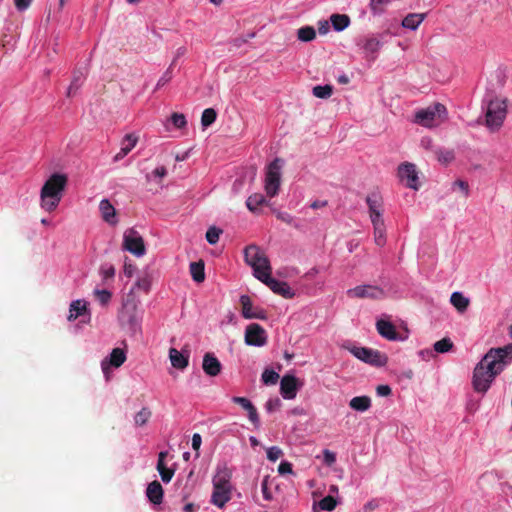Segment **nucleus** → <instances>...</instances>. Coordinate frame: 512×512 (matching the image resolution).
<instances>
[{"mask_svg": "<svg viewBox=\"0 0 512 512\" xmlns=\"http://www.w3.org/2000/svg\"><path fill=\"white\" fill-rule=\"evenodd\" d=\"M87 310V303L82 300L72 301L70 304L69 315L67 317L68 321H74L79 316L83 315Z\"/></svg>", "mask_w": 512, "mask_h": 512, "instance_id": "obj_27", "label": "nucleus"}, {"mask_svg": "<svg viewBox=\"0 0 512 512\" xmlns=\"http://www.w3.org/2000/svg\"><path fill=\"white\" fill-rule=\"evenodd\" d=\"M283 455L282 450L277 446H272L267 449V458L270 461H276Z\"/></svg>", "mask_w": 512, "mask_h": 512, "instance_id": "obj_50", "label": "nucleus"}, {"mask_svg": "<svg viewBox=\"0 0 512 512\" xmlns=\"http://www.w3.org/2000/svg\"><path fill=\"white\" fill-rule=\"evenodd\" d=\"M68 178L65 174L54 173L44 183L40 198L41 207L48 212H51L59 205Z\"/></svg>", "mask_w": 512, "mask_h": 512, "instance_id": "obj_1", "label": "nucleus"}, {"mask_svg": "<svg viewBox=\"0 0 512 512\" xmlns=\"http://www.w3.org/2000/svg\"><path fill=\"white\" fill-rule=\"evenodd\" d=\"M151 415V411L144 407L135 415L134 422L137 426H143L149 421Z\"/></svg>", "mask_w": 512, "mask_h": 512, "instance_id": "obj_41", "label": "nucleus"}, {"mask_svg": "<svg viewBox=\"0 0 512 512\" xmlns=\"http://www.w3.org/2000/svg\"><path fill=\"white\" fill-rule=\"evenodd\" d=\"M248 418L251 423L257 428L260 425V419L256 407L252 404L247 410Z\"/></svg>", "mask_w": 512, "mask_h": 512, "instance_id": "obj_48", "label": "nucleus"}, {"mask_svg": "<svg viewBox=\"0 0 512 512\" xmlns=\"http://www.w3.org/2000/svg\"><path fill=\"white\" fill-rule=\"evenodd\" d=\"M434 155L440 163L445 165L449 164L454 160V152L452 150L438 148L434 150Z\"/></svg>", "mask_w": 512, "mask_h": 512, "instance_id": "obj_35", "label": "nucleus"}, {"mask_svg": "<svg viewBox=\"0 0 512 512\" xmlns=\"http://www.w3.org/2000/svg\"><path fill=\"white\" fill-rule=\"evenodd\" d=\"M509 358L512 359V344H508L504 347L499 348H491L486 354H485V361L487 360H495L496 365H500L502 370L504 369V366L506 364L505 359Z\"/></svg>", "mask_w": 512, "mask_h": 512, "instance_id": "obj_15", "label": "nucleus"}, {"mask_svg": "<svg viewBox=\"0 0 512 512\" xmlns=\"http://www.w3.org/2000/svg\"><path fill=\"white\" fill-rule=\"evenodd\" d=\"M99 209L101 211L103 219L108 223H115L113 220L115 217V208L107 199H103L100 202Z\"/></svg>", "mask_w": 512, "mask_h": 512, "instance_id": "obj_31", "label": "nucleus"}, {"mask_svg": "<svg viewBox=\"0 0 512 512\" xmlns=\"http://www.w3.org/2000/svg\"><path fill=\"white\" fill-rule=\"evenodd\" d=\"M298 39L303 42H309L316 38V31L312 26H304L298 29Z\"/></svg>", "mask_w": 512, "mask_h": 512, "instance_id": "obj_34", "label": "nucleus"}, {"mask_svg": "<svg viewBox=\"0 0 512 512\" xmlns=\"http://www.w3.org/2000/svg\"><path fill=\"white\" fill-rule=\"evenodd\" d=\"M502 372L500 365H496L495 360L485 361V355L474 368L472 376V386L475 392L485 394L494 379Z\"/></svg>", "mask_w": 512, "mask_h": 512, "instance_id": "obj_2", "label": "nucleus"}, {"mask_svg": "<svg viewBox=\"0 0 512 512\" xmlns=\"http://www.w3.org/2000/svg\"><path fill=\"white\" fill-rule=\"evenodd\" d=\"M126 361V353L121 348H114L109 358H105L101 362V369L106 377V379H109V370L110 367L119 368L122 366V364Z\"/></svg>", "mask_w": 512, "mask_h": 512, "instance_id": "obj_12", "label": "nucleus"}, {"mask_svg": "<svg viewBox=\"0 0 512 512\" xmlns=\"http://www.w3.org/2000/svg\"><path fill=\"white\" fill-rule=\"evenodd\" d=\"M261 282L267 285L275 294L286 299H291L295 295L294 291L286 282L276 280L272 278L271 275H268L267 278H264Z\"/></svg>", "mask_w": 512, "mask_h": 512, "instance_id": "obj_16", "label": "nucleus"}, {"mask_svg": "<svg viewBox=\"0 0 512 512\" xmlns=\"http://www.w3.org/2000/svg\"><path fill=\"white\" fill-rule=\"evenodd\" d=\"M507 105L505 100L493 99L488 103L486 111V126L491 130H498L506 118Z\"/></svg>", "mask_w": 512, "mask_h": 512, "instance_id": "obj_5", "label": "nucleus"}, {"mask_svg": "<svg viewBox=\"0 0 512 512\" xmlns=\"http://www.w3.org/2000/svg\"><path fill=\"white\" fill-rule=\"evenodd\" d=\"M135 286L140 289V290H143L144 292H149L150 290V287H151V281L148 277H143V278H140L136 281L135 283Z\"/></svg>", "mask_w": 512, "mask_h": 512, "instance_id": "obj_54", "label": "nucleus"}, {"mask_svg": "<svg viewBox=\"0 0 512 512\" xmlns=\"http://www.w3.org/2000/svg\"><path fill=\"white\" fill-rule=\"evenodd\" d=\"M245 343L250 346H264L267 343L265 329L257 323L249 324L245 331Z\"/></svg>", "mask_w": 512, "mask_h": 512, "instance_id": "obj_10", "label": "nucleus"}, {"mask_svg": "<svg viewBox=\"0 0 512 512\" xmlns=\"http://www.w3.org/2000/svg\"><path fill=\"white\" fill-rule=\"evenodd\" d=\"M450 303L459 313H464L469 307L470 300L461 292H453L450 297Z\"/></svg>", "mask_w": 512, "mask_h": 512, "instance_id": "obj_25", "label": "nucleus"}, {"mask_svg": "<svg viewBox=\"0 0 512 512\" xmlns=\"http://www.w3.org/2000/svg\"><path fill=\"white\" fill-rule=\"evenodd\" d=\"M190 274L192 279L201 283L205 280V266L202 260L190 263Z\"/></svg>", "mask_w": 512, "mask_h": 512, "instance_id": "obj_30", "label": "nucleus"}, {"mask_svg": "<svg viewBox=\"0 0 512 512\" xmlns=\"http://www.w3.org/2000/svg\"><path fill=\"white\" fill-rule=\"evenodd\" d=\"M347 349L357 359L375 367H383L388 362L386 354L372 348L352 346Z\"/></svg>", "mask_w": 512, "mask_h": 512, "instance_id": "obj_6", "label": "nucleus"}, {"mask_svg": "<svg viewBox=\"0 0 512 512\" xmlns=\"http://www.w3.org/2000/svg\"><path fill=\"white\" fill-rule=\"evenodd\" d=\"M318 506L320 510L330 512L336 508L337 500L333 496L328 495L318 502Z\"/></svg>", "mask_w": 512, "mask_h": 512, "instance_id": "obj_39", "label": "nucleus"}, {"mask_svg": "<svg viewBox=\"0 0 512 512\" xmlns=\"http://www.w3.org/2000/svg\"><path fill=\"white\" fill-rule=\"evenodd\" d=\"M84 78H85V75L82 71H80V70L74 71L71 84L69 85L67 92H66L67 97L70 98V97H73L76 95L78 89L83 84Z\"/></svg>", "mask_w": 512, "mask_h": 512, "instance_id": "obj_29", "label": "nucleus"}, {"mask_svg": "<svg viewBox=\"0 0 512 512\" xmlns=\"http://www.w3.org/2000/svg\"><path fill=\"white\" fill-rule=\"evenodd\" d=\"M242 307V315L245 319H265L266 314L262 309L253 308L252 301L249 296L242 295L240 297Z\"/></svg>", "mask_w": 512, "mask_h": 512, "instance_id": "obj_17", "label": "nucleus"}, {"mask_svg": "<svg viewBox=\"0 0 512 512\" xmlns=\"http://www.w3.org/2000/svg\"><path fill=\"white\" fill-rule=\"evenodd\" d=\"M392 0H370V10L374 15L381 14L385 7L391 2Z\"/></svg>", "mask_w": 512, "mask_h": 512, "instance_id": "obj_44", "label": "nucleus"}, {"mask_svg": "<svg viewBox=\"0 0 512 512\" xmlns=\"http://www.w3.org/2000/svg\"><path fill=\"white\" fill-rule=\"evenodd\" d=\"M278 472L280 474L292 473V464L287 461L281 462L278 467Z\"/></svg>", "mask_w": 512, "mask_h": 512, "instance_id": "obj_63", "label": "nucleus"}, {"mask_svg": "<svg viewBox=\"0 0 512 512\" xmlns=\"http://www.w3.org/2000/svg\"><path fill=\"white\" fill-rule=\"evenodd\" d=\"M376 329L377 332L387 340L396 341L400 339L396 327L390 321L379 319L376 322Z\"/></svg>", "mask_w": 512, "mask_h": 512, "instance_id": "obj_19", "label": "nucleus"}, {"mask_svg": "<svg viewBox=\"0 0 512 512\" xmlns=\"http://www.w3.org/2000/svg\"><path fill=\"white\" fill-rule=\"evenodd\" d=\"M324 463L327 466H332L336 462V454L328 449L323 451Z\"/></svg>", "mask_w": 512, "mask_h": 512, "instance_id": "obj_57", "label": "nucleus"}, {"mask_svg": "<svg viewBox=\"0 0 512 512\" xmlns=\"http://www.w3.org/2000/svg\"><path fill=\"white\" fill-rule=\"evenodd\" d=\"M123 247L138 257L144 255L146 251L142 237L133 229L124 234Z\"/></svg>", "mask_w": 512, "mask_h": 512, "instance_id": "obj_11", "label": "nucleus"}, {"mask_svg": "<svg viewBox=\"0 0 512 512\" xmlns=\"http://www.w3.org/2000/svg\"><path fill=\"white\" fill-rule=\"evenodd\" d=\"M280 159H274L267 167L265 177V191L270 197L278 194L281 183V163Z\"/></svg>", "mask_w": 512, "mask_h": 512, "instance_id": "obj_7", "label": "nucleus"}, {"mask_svg": "<svg viewBox=\"0 0 512 512\" xmlns=\"http://www.w3.org/2000/svg\"><path fill=\"white\" fill-rule=\"evenodd\" d=\"M454 187H458L464 194L465 197L469 195V184L468 182L458 179L453 183Z\"/></svg>", "mask_w": 512, "mask_h": 512, "instance_id": "obj_60", "label": "nucleus"}, {"mask_svg": "<svg viewBox=\"0 0 512 512\" xmlns=\"http://www.w3.org/2000/svg\"><path fill=\"white\" fill-rule=\"evenodd\" d=\"M163 493L162 485L157 480L148 484L146 495L151 503L161 504L163 500Z\"/></svg>", "mask_w": 512, "mask_h": 512, "instance_id": "obj_22", "label": "nucleus"}, {"mask_svg": "<svg viewBox=\"0 0 512 512\" xmlns=\"http://www.w3.org/2000/svg\"><path fill=\"white\" fill-rule=\"evenodd\" d=\"M222 230L216 227H210L206 232V240L209 244H216L219 241V237Z\"/></svg>", "mask_w": 512, "mask_h": 512, "instance_id": "obj_46", "label": "nucleus"}, {"mask_svg": "<svg viewBox=\"0 0 512 512\" xmlns=\"http://www.w3.org/2000/svg\"><path fill=\"white\" fill-rule=\"evenodd\" d=\"M370 216V220L373 226L385 224L383 219V212L373 213Z\"/></svg>", "mask_w": 512, "mask_h": 512, "instance_id": "obj_62", "label": "nucleus"}, {"mask_svg": "<svg viewBox=\"0 0 512 512\" xmlns=\"http://www.w3.org/2000/svg\"><path fill=\"white\" fill-rule=\"evenodd\" d=\"M349 298L359 299H382L385 296L384 290L376 285H359L347 290Z\"/></svg>", "mask_w": 512, "mask_h": 512, "instance_id": "obj_9", "label": "nucleus"}, {"mask_svg": "<svg viewBox=\"0 0 512 512\" xmlns=\"http://www.w3.org/2000/svg\"><path fill=\"white\" fill-rule=\"evenodd\" d=\"M231 498V489L219 486H213L211 502L217 507L222 508Z\"/></svg>", "mask_w": 512, "mask_h": 512, "instance_id": "obj_21", "label": "nucleus"}, {"mask_svg": "<svg viewBox=\"0 0 512 512\" xmlns=\"http://www.w3.org/2000/svg\"><path fill=\"white\" fill-rule=\"evenodd\" d=\"M333 93V87L331 85L315 86L313 88V95L317 98L327 99Z\"/></svg>", "mask_w": 512, "mask_h": 512, "instance_id": "obj_40", "label": "nucleus"}, {"mask_svg": "<svg viewBox=\"0 0 512 512\" xmlns=\"http://www.w3.org/2000/svg\"><path fill=\"white\" fill-rule=\"evenodd\" d=\"M246 263L252 267L254 276L262 281L271 275V265L268 257L257 245H249L244 250Z\"/></svg>", "mask_w": 512, "mask_h": 512, "instance_id": "obj_3", "label": "nucleus"}, {"mask_svg": "<svg viewBox=\"0 0 512 512\" xmlns=\"http://www.w3.org/2000/svg\"><path fill=\"white\" fill-rule=\"evenodd\" d=\"M366 203L369 210V215L373 213L383 212V200L377 193H372L366 197Z\"/></svg>", "mask_w": 512, "mask_h": 512, "instance_id": "obj_28", "label": "nucleus"}, {"mask_svg": "<svg viewBox=\"0 0 512 512\" xmlns=\"http://www.w3.org/2000/svg\"><path fill=\"white\" fill-rule=\"evenodd\" d=\"M374 229V241L377 246H384L386 243V228L385 224H378L373 226Z\"/></svg>", "mask_w": 512, "mask_h": 512, "instance_id": "obj_36", "label": "nucleus"}, {"mask_svg": "<svg viewBox=\"0 0 512 512\" xmlns=\"http://www.w3.org/2000/svg\"><path fill=\"white\" fill-rule=\"evenodd\" d=\"M157 470H158L163 482L168 483L171 481V479L174 475L173 469H169L166 467V465H162V468H157Z\"/></svg>", "mask_w": 512, "mask_h": 512, "instance_id": "obj_49", "label": "nucleus"}, {"mask_svg": "<svg viewBox=\"0 0 512 512\" xmlns=\"http://www.w3.org/2000/svg\"><path fill=\"white\" fill-rule=\"evenodd\" d=\"M231 478L232 471L226 465H220L217 467V472L213 477V486L232 489Z\"/></svg>", "mask_w": 512, "mask_h": 512, "instance_id": "obj_20", "label": "nucleus"}, {"mask_svg": "<svg viewBox=\"0 0 512 512\" xmlns=\"http://www.w3.org/2000/svg\"><path fill=\"white\" fill-rule=\"evenodd\" d=\"M94 295H95L96 299L100 302L101 305H107L110 302L111 297H112V293L109 292L108 290L96 289L94 291Z\"/></svg>", "mask_w": 512, "mask_h": 512, "instance_id": "obj_47", "label": "nucleus"}, {"mask_svg": "<svg viewBox=\"0 0 512 512\" xmlns=\"http://www.w3.org/2000/svg\"><path fill=\"white\" fill-rule=\"evenodd\" d=\"M349 406L355 411L365 412L371 407V398L369 396L353 397L349 402Z\"/></svg>", "mask_w": 512, "mask_h": 512, "instance_id": "obj_26", "label": "nucleus"}, {"mask_svg": "<svg viewBox=\"0 0 512 512\" xmlns=\"http://www.w3.org/2000/svg\"><path fill=\"white\" fill-rule=\"evenodd\" d=\"M425 17L426 13H410L402 20V26L407 29L416 30Z\"/></svg>", "mask_w": 512, "mask_h": 512, "instance_id": "obj_24", "label": "nucleus"}, {"mask_svg": "<svg viewBox=\"0 0 512 512\" xmlns=\"http://www.w3.org/2000/svg\"><path fill=\"white\" fill-rule=\"evenodd\" d=\"M202 368L206 375L215 377L220 374L222 365L213 353L207 352L203 356Z\"/></svg>", "mask_w": 512, "mask_h": 512, "instance_id": "obj_18", "label": "nucleus"}, {"mask_svg": "<svg viewBox=\"0 0 512 512\" xmlns=\"http://www.w3.org/2000/svg\"><path fill=\"white\" fill-rule=\"evenodd\" d=\"M398 175L402 181L406 182V186L418 190V173L416 171V166L412 163H403L398 168Z\"/></svg>", "mask_w": 512, "mask_h": 512, "instance_id": "obj_13", "label": "nucleus"}, {"mask_svg": "<svg viewBox=\"0 0 512 512\" xmlns=\"http://www.w3.org/2000/svg\"><path fill=\"white\" fill-rule=\"evenodd\" d=\"M277 219L280 221L288 224V225H294V217L287 213V212H281V211H274Z\"/></svg>", "mask_w": 512, "mask_h": 512, "instance_id": "obj_52", "label": "nucleus"}, {"mask_svg": "<svg viewBox=\"0 0 512 512\" xmlns=\"http://www.w3.org/2000/svg\"><path fill=\"white\" fill-rule=\"evenodd\" d=\"M380 47H381V43H380L379 39H377L374 36L367 37L364 40L363 49L367 53L374 54V53L378 52Z\"/></svg>", "mask_w": 512, "mask_h": 512, "instance_id": "obj_37", "label": "nucleus"}, {"mask_svg": "<svg viewBox=\"0 0 512 512\" xmlns=\"http://www.w3.org/2000/svg\"><path fill=\"white\" fill-rule=\"evenodd\" d=\"M217 113L213 108H207L203 111L201 116V124L204 128L213 124L216 120Z\"/></svg>", "mask_w": 512, "mask_h": 512, "instance_id": "obj_38", "label": "nucleus"}, {"mask_svg": "<svg viewBox=\"0 0 512 512\" xmlns=\"http://www.w3.org/2000/svg\"><path fill=\"white\" fill-rule=\"evenodd\" d=\"M169 359L171 361V365L176 369L183 370L189 364V354L184 355L176 348L169 349Z\"/></svg>", "mask_w": 512, "mask_h": 512, "instance_id": "obj_23", "label": "nucleus"}, {"mask_svg": "<svg viewBox=\"0 0 512 512\" xmlns=\"http://www.w3.org/2000/svg\"><path fill=\"white\" fill-rule=\"evenodd\" d=\"M453 347V342L450 338H443L434 344V350L437 353H446L450 351Z\"/></svg>", "mask_w": 512, "mask_h": 512, "instance_id": "obj_42", "label": "nucleus"}, {"mask_svg": "<svg viewBox=\"0 0 512 512\" xmlns=\"http://www.w3.org/2000/svg\"><path fill=\"white\" fill-rule=\"evenodd\" d=\"M446 107L441 103H435L422 109L415 114V122L425 126L433 127L441 123L446 117Z\"/></svg>", "mask_w": 512, "mask_h": 512, "instance_id": "obj_4", "label": "nucleus"}, {"mask_svg": "<svg viewBox=\"0 0 512 512\" xmlns=\"http://www.w3.org/2000/svg\"><path fill=\"white\" fill-rule=\"evenodd\" d=\"M265 203V197L262 194L256 193L248 197L246 206L251 212H256Z\"/></svg>", "mask_w": 512, "mask_h": 512, "instance_id": "obj_33", "label": "nucleus"}, {"mask_svg": "<svg viewBox=\"0 0 512 512\" xmlns=\"http://www.w3.org/2000/svg\"><path fill=\"white\" fill-rule=\"evenodd\" d=\"M171 121L177 128H182L186 125V118L184 114L181 113H173L171 116Z\"/></svg>", "mask_w": 512, "mask_h": 512, "instance_id": "obj_51", "label": "nucleus"}, {"mask_svg": "<svg viewBox=\"0 0 512 512\" xmlns=\"http://www.w3.org/2000/svg\"><path fill=\"white\" fill-rule=\"evenodd\" d=\"M138 138L133 134H127L122 140L121 147L129 153L137 144Z\"/></svg>", "mask_w": 512, "mask_h": 512, "instance_id": "obj_45", "label": "nucleus"}, {"mask_svg": "<svg viewBox=\"0 0 512 512\" xmlns=\"http://www.w3.org/2000/svg\"><path fill=\"white\" fill-rule=\"evenodd\" d=\"M270 477L267 475L263 478L261 483V490L263 493V497L265 500L270 501L272 499V494L269 491L268 484H269Z\"/></svg>", "mask_w": 512, "mask_h": 512, "instance_id": "obj_53", "label": "nucleus"}, {"mask_svg": "<svg viewBox=\"0 0 512 512\" xmlns=\"http://www.w3.org/2000/svg\"><path fill=\"white\" fill-rule=\"evenodd\" d=\"M281 407V401L279 398L269 399L266 404L265 408L268 412H274L275 410L279 409Z\"/></svg>", "mask_w": 512, "mask_h": 512, "instance_id": "obj_56", "label": "nucleus"}, {"mask_svg": "<svg viewBox=\"0 0 512 512\" xmlns=\"http://www.w3.org/2000/svg\"><path fill=\"white\" fill-rule=\"evenodd\" d=\"M171 79H172V66H169V68L164 72V74L158 80L156 87L160 88V87L164 86Z\"/></svg>", "mask_w": 512, "mask_h": 512, "instance_id": "obj_55", "label": "nucleus"}, {"mask_svg": "<svg viewBox=\"0 0 512 512\" xmlns=\"http://www.w3.org/2000/svg\"><path fill=\"white\" fill-rule=\"evenodd\" d=\"M119 320L128 327L131 333L136 334L141 331L140 318L137 315V306L134 302L124 303Z\"/></svg>", "mask_w": 512, "mask_h": 512, "instance_id": "obj_8", "label": "nucleus"}, {"mask_svg": "<svg viewBox=\"0 0 512 512\" xmlns=\"http://www.w3.org/2000/svg\"><path fill=\"white\" fill-rule=\"evenodd\" d=\"M261 378L264 384L275 385L279 379V374L272 369H265Z\"/></svg>", "mask_w": 512, "mask_h": 512, "instance_id": "obj_43", "label": "nucleus"}, {"mask_svg": "<svg viewBox=\"0 0 512 512\" xmlns=\"http://www.w3.org/2000/svg\"><path fill=\"white\" fill-rule=\"evenodd\" d=\"M33 0H14V4L19 11L27 9Z\"/></svg>", "mask_w": 512, "mask_h": 512, "instance_id": "obj_64", "label": "nucleus"}, {"mask_svg": "<svg viewBox=\"0 0 512 512\" xmlns=\"http://www.w3.org/2000/svg\"><path fill=\"white\" fill-rule=\"evenodd\" d=\"M232 401L240 405L244 410H247L252 405V402L246 397L235 396L232 398Z\"/></svg>", "mask_w": 512, "mask_h": 512, "instance_id": "obj_58", "label": "nucleus"}, {"mask_svg": "<svg viewBox=\"0 0 512 512\" xmlns=\"http://www.w3.org/2000/svg\"><path fill=\"white\" fill-rule=\"evenodd\" d=\"M101 274L104 279L113 278L115 275V268L113 265H104L101 268Z\"/></svg>", "mask_w": 512, "mask_h": 512, "instance_id": "obj_59", "label": "nucleus"}, {"mask_svg": "<svg viewBox=\"0 0 512 512\" xmlns=\"http://www.w3.org/2000/svg\"><path fill=\"white\" fill-rule=\"evenodd\" d=\"M330 20L336 31H342L350 24V18L346 14H333Z\"/></svg>", "mask_w": 512, "mask_h": 512, "instance_id": "obj_32", "label": "nucleus"}, {"mask_svg": "<svg viewBox=\"0 0 512 512\" xmlns=\"http://www.w3.org/2000/svg\"><path fill=\"white\" fill-rule=\"evenodd\" d=\"M302 383L293 375H284L280 382V392L284 399H294Z\"/></svg>", "mask_w": 512, "mask_h": 512, "instance_id": "obj_14", "label": "nucleus"}, {"mask_svg": "<svg viewBox=\"0 0 512 512\" xmlns=\"http://www.w3.org/2000/svg\"><path fill=\"white\" fill-rule=\"evenodd\" d=\"M376 393L378 396L387 397L391 395L392 390L388 385H378L376 388Z\"/></svg>", "mask_w": 512, "mask_h": 512, "instance_id": "obj_61", "label": "nucleus"}]
</instances>
